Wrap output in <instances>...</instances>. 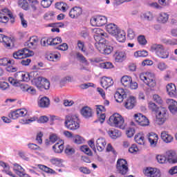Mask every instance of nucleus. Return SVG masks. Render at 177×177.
Listing matches in <instances>:
<instances>
[{
  "instance_id": "nucleus-1",
  "label": "nucleus",
  "mask_w": 177,
  "mask_h": 177,
  "mask_svg": "<svg viewBox=\"0 0 177 177\" xmlns=\"http://www.w3.org/2000/svg\"><path fill=\"white\" fill-rule=\"evenodd\" d=\"M111 127H115V128H119L120 129H125V120L119 113H113L110 116L108 122Z\"/></svg>"
},
{
  "instance_id": "nucleus-2",
  "label": "nucleus",
  "mask_w": 177,
  "mask_h": 177,
  "mask_svg": "<svg viewBox=\"0 0 177 177\" xmlns=\"http://www.w3.org/2000/svg\"><path fill=\"white\" fill-rule=\"evenodd\" d=\"M139 77L140 80L149 88H154L157 85L156 75L151 72H142L140 74Z\"/></svg>"
},
{
  "instance_id": "nucleus-3",
  "label": "nucleus",
  "mask_w": 177,
  "mask_h": 177,
  "mask_svg": "<svg viewBox=\"0 0 177 177\" xmlns=\"http://www.w3.org/2000/svg\"><path fill=\"white\" fill-rule=\"evenodd\" d=\"M64 125L67 129L70 131H75L80 128V123L78 122V116L77 115H67L65 118Z\"/></svg>"
},
{
  "instance_id": "nucleus-4",
  "label": "nucleus",
  "mask_w": 177,
  "mask_h": 177,
  "mask_svg": "<svg viewBox=\"0 0 177 177\" xmlns=\"http://www.w3.org/2000/svg\"><path fill=\"white\" fill-rule=\"evenodd\" d=\"M151 49L159 59H168L169 57V51L162 44H154Z\"/></svg>"
},
{
  "instance_id": "nucleus-5",
  "label": "nucleus",
  "mask_w": 177,
  "mask_h": 177,
  "mask_svg": "<svg viewBox=\"0 0 177 177\" xmlns=\"http://www.w3.org/2000/svg\"><path fill=\"white\" fill-rule=\"evenodd\" d=\"M15 17L13 12L8 8L0 10V23L6 24L10 20V23H15Z\"/></svg>"
},
{
  "instance_id": "nucleus-6",
  "label": "nucleus",
  "mask_w": 177,
  "mask_h": 177,
  "mask_svg": "<svg viewBox=\"0 0 177 177\" xmlns=\"http://www.w3.org/2000/svg\"><path fill=\"white\" fill-rule=\"evenodd\" d=\"M95 48L103 55H110L114 50V48L111 46L106 44V40L102 39L95 43Z\"/></svg>"
},
{
  "instance_id": "nucleus-7",
  "label": "nucleus",
  "mask_w": 177,
  "mask_h": 177,
  "mask_svg": "<svg viewBox=\"0 0 177 177\" xmlns=\"http://www.w3.org/2000/svg\"><path fill=\"white\" fill-rule=\"evenodd\" d=\"M31 56H34V52L30 50L27 48H22L13 53L14 59H26V57H30Z\"/></svg>"
},
{
  "instance_id": "nucleus-8",
  "label": "nucleus",
  "mask_w": 177,
  "mask_h": 177,
  "mask_svg": "<svg viewBox=\"0 0 177 177\" xmlns=\"http://www.w3.org/2000/svg\"><path fill=\"white\" fill-rule=\"evenodd\" d=\"M90 23L93 27H102L107 23V17L102 15L93 17L90 20Z\"/></svg>"
},
{
  "instance_id": "nucleus-9",
  "label": "nucleus",
  "mask_w": 177,
  "mask_h": 177,
  "mask_svg": "<svg viewBox=\"0 0 177 177\" xmlns=\"http://www.w3.org/2000/svg\"><path fill=\"white\" fill-rule=\"evenodd\" d=\"M156 122L158 125H162L167 121V111L165 108L160 107L159 110L156 111Z\"/></svg>"
},
{
  "instance_id": "nucleus-10",
  "label": "nucleus",
  "mask_w": 177,
  "mask_h": 177,
  "mask_svg": "<svg viewBox=\"0 0 177 177\" xmlns=\"http://www.w3.org/2000/svg\"><path fill=\"white\" fill-rule=\"evenodd\" d=\"M116 169L122 175H126L128 172V162L125 159H118L116 165Z\"/></svg>"
},
{
  "instance_id": "nucleus-11",
  "label": "nucleus",
  "mask_w": 177,
  "mask_h": 177,
  "mask_svg": "<svg viewBox=\"0 0 177 177\" xmlns=\"http://www.w3.org/2000/svg\"><path fill=\"white\" fill-rule=\"evenodd\" d=\"M27 113H28V111L26 109H17L11 111L8 113V117L10 120H17L19 117H24L25 115H27Z\"/></svg>"
},
{
  "instance_id": "nucleus-12",
  "label": "nucleus",
  "mask_w": 177,
  "mask_h": 177,
  "mask_svg": "<svg viewBox=\"0 0 177 177\" xmlns=\"http://www.w3.org/2000/svg\"><path fill=\"white\" fill-rule=\"evenodd\" d=\"M134 120L140 127H149L150 125L149 119L142 113H136L134 115Z\"/></svg>"
},
{
  "instance_id": "nucleus-13",
  "label": "nucleus",
  "mask_w": 177,
  "mask_h": 177,
  "mask_svg": "<svg viewBox=\"0 0 177 177\" xmlns=\"http://www.w3.org/2000/svg\"><path fill=\"white\" fill-rule=\"evenodd\" d=\"M143 174L147 177H161V171L157 168L146 167Z\"/></svg>"
},
{
  "instance_id": "nucleus-14",
  "label": "nucleus",
  "mask_w": 177,
  "mask_h": 177,
  "mask_svg": "<svg viewBox=\"0 0 177 177\" xmlns=\"http://www.w3.org/2000/svg\"><path fill=\"white\" fill-rule=\"evenodd\" d=\"M93 32L95 34L94 35V39L96 42H99L100 41H102L103 38H106V37H107V33H106L104 30H102L100 28H94Z\"/></svg>"
},
{
  "instance_id": "nucleus-15",
  "label": "nucleus",
  "mask_w": 177,
  "mask_h": 177,
  "mask_svg": "<svg viewBox=\"0 0 177 177\" xmlns=\"http://www.w3.org/2000/svg\"><path fill=\"white\" fill-rule=\"evenodd\" d=\"M100 84L104 89H109L114 85V80L111 77L104 76L101 78Z\"/></svg>"
},
{
  "instance_id": "nucleus-16",
  "label": "nucleus",
  "mask_w": 177,
  "mask_h": 177,
  "mask_svg": "<svg viewBox=\"0 0 177 177\" xmlns=\"http://www.w3.org/2000/svg\"><path fill=\"white\" fill-rule=\"evenodd\" d=\"M105 111L106 109L103 106L99 105L97 106V115L99 118L97 122H100V124H103L106 120V114H104Z\"/></svg>"
},
{
  "instance_id": "nucleus-17",
  "label": "nucleus",
  "mask_w": 177,
  "mask_h": 177,
  "mask_svg": "<svg viewBox=\"0 0 177 177\" xmlns=\"http://www.w3.org/2000/svg\"><path fill=\"white\" fill-rule=\"evenodd\" d=\"M115 99L118 103H122L124 99H127V92L123 88H119L115 93Z\"/></svg>"
},
{
  "instance_id": "nucleus-18",
  "label": "nucleus",
  "mask_w": 177,
  "mask_h": 177,
  "mask_svg": "<svg viewBox=\"0 0 177 177\" xmlns=\"http://www.w3.org/2000/svg\"><path fill=\"white\" fill-rule=\"evenodd\" d=\"M13 171L20 177H30L28 174H26L24 169L17 163L14 164Z\"/></svg>"
},
{
  "instance_id": "nucleus-19",
  "label": "nucleus",
  "mask_w": 177,
  "mask_h": 177,
  "mask_svg": "<svg viewBox=\"0 0 177 177\" xmlns=\"http://www.w3.org/2000/svg\"><path fill=\"white\" fill-rule=\"evenodd\" d=\"M113 37H115L116 41L123 44L127 39V33L125 32V30L119 29L118 32L114 35Z\"/></svg>"
},
{
  "instance_id": "nucleus-20",
  "label": "nucleus",
  "mask_w": 177,
  "mask_h": 177,
  "mask_svg": "<svg viewBox=\"0 0 177 177\" xmlns=\"http://www.w3.org/2000/svg\"><path fill=\"white\" fill-rule=\"evenodd\" d=\"M105 30L109 34L114 37L118 32L120 28H118V26L115 24H109L105 26Z\"/></svg>"
},
{
  "instance_id": "nucleus-21",
  "label": "nucleus",
  "mask_w": 177,
  "mask_h": 177,
  "mask_svg": "<svg viewBox=\"0 0 177 177\" xmlns=\"http://www.w3.org/2000/svg\"><path fill=\"white\" fill-rule=\"evenodd\" d=\"M82 15V8L80 7H74L69 12V16L71 19H77V17Z\"/></svg>"
},
{
  "instance_id": "nucleus-22",
  "label": "nucleus",
  "mask_w": 177,
  "mask_h": 177,
  "mask_svg": "<svg viewBox=\"0 0 177 177\" xmlns=\"http://www.w3.org/2000/svg\"><path fill=\"white\" fill-rule=\"evenodd\" d=\"M167 103L169 104V109L171 114H176L177 113V102L172 99L167 100Z\"/></svg>"
},
{
  "instance_id": "nucleus-23",
  "label": "nucleus",
  "mask_w": 177,
  "mask_h": 177,
  "mask_svg": "<svg viewBox=\"0 0 177 177\" xmlns=\"http://www.w3.org/2000/svg\"><path fill=\"white\" fill-rule=\"evenodd\" d=\"M107 142H106V139L103 138H100L96 140V148L98 151H103L104 149H106V145Z\"/></svg>"
},
{
  "instance_id": "nucleus-24",
  "label": "nucleus",
  "mask_w": 177,
  "mask_h": 177,
  "mask_svg": "<svg viewBox=\"0 0 177 177\" xmlns=\"http://www.w3.org/2000/svg\"><path fill=\"white\" fill-rule=\"evenodd\" d=\"M0 43L2 44L5 48H10L12 39L5 35L0 34Z\"/></svg>"
},
{
  "instance_id": "nucleus-25",
  "label": "nucleus",
  "mask_w": 177,
  "mask_h": 177,
  "mask_svg": "<svg viewBox=\"0 0 177 177\" xmlns=\"http://www.w3.org/2000/svg\"><path fill=\"white\" fill-rule=\"evenodd\" d=\"M148 140L151 147H156L157 143H158V136L154 133H150L149 134Z\"/></svg>"
},
{
  "instance_id": "nucleus-26",
  "label": "nucleus",
  "mask_w": 177,
  "mask_h": 177,
  "mask_svg": "<svg viewBox=\"0 0 177 177\" xmlns=\"http://www.w3.org/2000/svg\"><path fill=\"white\" fill-rule=\"evenodd\" d=\"M136 104V98L133 96H130L125 102L124 107H126L128 110H132V109L135 107Z\"/></svg>"
},
{
  "instance_id": "nucleus-27",
  "label": "nucleus",
  "mask_w": 177,
  "mask_h": 177,
  "mask_svg": "<svg viewBox=\"0 0 177 177\" xmlns=\"http://www.w3.org/2000/svg\"><path fill=\"white\" fill-rule=\"evenodd\" d=\"M168 95L171 96V97H175L177 95L176 92V86L175 84L170 83L166 86Z\"/></svg>"
},
{
  "instance_id": "nucleus-28",
  "label": "nucleus",
  "mask_w": 177,
  "mask_h": 177,
  "mask_svg": "<svg viewBox=\"0 0 177 177\" xmlns=\"http://www.w3.org/2000/svg\"><path fill=\"white\" fill-rule=\"evenodd\" d=\"M49 104H50V100H49V98L47 97H41L38 100V106L42 109H46L47 107H49Z\"/></svg>"
},
{
  "instance_id": "nucleus-29",
  "label": "nucleus",
  "mask_w": 177,
  "mask_h": 177,
  "mask_svg": "<svg viewBox=\"0 0 177 177\" xmlns=\"http://www.w3.org/2000/svg\"><path fill=\"white\" fill-rule=\"evenodd\" d=\"M114 57L115 62L121 63L124 62V59H127V54L124 51H116Z\"/></svg>"
},
{
  "instance_id": "nucleus-30",
  "label": "nucleus",
  "mask_w": 177,
  "mask_h": 177,
  "mask_svg": "<svg viewBox=\"0 0 177 177\" xmlns=\"http://www.w3.org/2000/svg\"><path fill=\"white\" fill-rule=\"evenodd\" d=\"M168 19H169V15L164 12H160L157 16V21H158V23H162V24L167 23Z\"/></svg>"
},
{
  "instance_id": "nucleus-31",
  "label": "nucleus",
  "mask_w": 177,
  "mask_h": 177,
  "mask_svg": "<svg viewBox=\"0 0 177 177\" xmlns=\"http://www.w3.org/2000/svg\"><path fill=\"white\" fill-rule=\"evenodd\" d=\"M134 140L138 143V145H143L145 143V133L143 132H139L137 134H136L134 137Z\"/></svg>"
},
{
  "instance_id": "nucleus-32",
  "label": "nucleus",
  "mask_w": 177,
  "mask_h": 177,
  "mask_svg": "<svg viewBox=\"0 0 177 177\" xmlns=\"http://www.w3.org/2000/svg\"><path fill=\"white\" fill-rule=\"evenodd\" d=\"M161 139L165 143H171L174 140L172 135L168 133L167 131H162L160 134Z\"/></svg>"
},
{
  "instance_id": "nucleus-33",
  "label": "nucleus",
  "mask_w": 177,
  "mask_h": 177,
  "mask_svg": "<svg viewBox=\"0 0 177 177\" xmlns=\"http://www.w3.org/2000/svg\"><path fill=\"white\" fill-rule=\"evenodd\" d=\"M80 113L84 118H91L92 117V109L89 106H84L81 109Z\"/></svg>"
},
{
  "instance_id": "nucleus-34",
  "label": "nucleus",
  "mask_w": 177,
  "mask_h": 177,
  "mask_svg": "<svg viewBox=\"0 0 177 177\" xmlns=\"http://www.w3.org/2000/svg\"><path fill=\"white\" fill-rule=\"evenodd\" d=\"M108 134L109 135L111 139H117L118 138H121L122 133L120 130L117 129H110L108 131Z\"/></svg>"
},
{
  "instance_id": "nucleus-35",
  "label": "nucleus",
  "mask_w": 177,
  "mask_h": 177,
  "mask_svg": "<svg viewBox=\"0 0 177 177\" xmlns=\"http://www.w3.org/2000/svg\"><path fill=\"white\" fill-rule=\"evenodd\" d=\"M61 57L62 55L59 53H52L47 55L46 59L50 62H57Z\"/></svg>"
},
{
  "instance_id": "nucleus-36",
  "label": "nucleus",
  "mask_w": 177,
  "mask_h": 177,
  "mask_svg": "<svg viewBox=\"0 0 177 177\" xmlns=\"http://www.w3.org/2000/svg\"><path fill=\"white\" fill-rule=\"evenodd\" d=\"M141 19H142V20H145L146 21H153V19H154V16L153 15V12L150 11H147V12H143L141 15Z\"/></svg>"
},
{
  "instance_id": "nucleus-37",
  "label": "nucleus",
  "mask_w": 177,
  "mask_h": 177,
  "mask_svg": "<svg viewBox=\"0 0 177 177\" xmlns=\"http://www.w3.org/2000/svg\"><path fill=\"white\" fill-rule=\"evenodd\" d=\"M131 82H132V77L131 76L124 75L121 78V84L126 88L129 86Z\"/></svg>"
},
{
  "instance_id": "nucleus-38",
  "label": "nucleus",
  "mask_w": 177,
  "mask_h": 177,
  "mask_svg": "<svg viewBox=\"0 0 177 177\" xmlns=\"http://www.w3.org/2000/svg\"><path fill=\"white\" fill-rule=\"evenodd\" d=\"M53 150L57 154H60V153H63V150H64V145L63 143L60 144L57 142L53 146Z\"/></svg>"
},
{
  "instance_id": "nucleus-39",
  "label": "nucleus",
  "mask_w": 177,
  "mask_h": 177,
  "mask_svg": "<svg viewBox=\"0 0 177 177\" xmlns=\"http://www.w3.org/2000/svg\"><path fill=\"white\" fill-rule=\"evenodd\" d=\"M175 156H176L175 152L172 151H168L166 153V158H167V162H169V164H174V161L175 160Z\"/></svg>"
},
{
  "instance_id": "nucleus-40",
  "label": "nucleus",
  "mask_w": 177,
  "mask_h": 177,
  "mask_svg": "<svg viewBox=\"0 0 177 177\" xmlns=\"http://www.w3.org/2000/svg\"><path fill=\"white\" fill-rule=\"evenodd\" d=\"M38 168L41 171H44L46 174H51L52 175L56 174V171L50 167H48L44 165H38Z\"/></svg>"
},
{
  "instance_id": "nucleus-41",
  "label": "nucleus",
  "mask_w": 177,
  "mask_h": 177,
  "mask_svg": "<svg viewBox=\"0 0 177 177\" xmlns=\"http://www.w3.org/2000/svg\"><path fill=\"white\" fill-rule=\"evenodd\" d=\"M18 6L24 9V10H28L30 6L28 5V1L27 0H18Z\"/></svg>"
},
{
  "instance_id": "nucleus-42",
  "label": "nucleus",
  "mask_w": 177,
  "mask_h": 177,
  "mask_svg": "<svg viewBox=\"0 0 177 177\" xmlns=\"http://www.w3.org/2000/svg\"><path fill=\"white\" fill-rule=\"evenodd\" d=\"M50 162L53 165H55V167H62L63 166V160L60 159L59 158H54L50 159Z\"/></svg>"
},
{
  "instance_id": "nucleus-43",
  "label": "nucleus",
  "mask_w": 177,
  "mask_h": 177,
  "mask_svg": "<svg viewBox=\"0 0 177 177\" xmlns=\"http://www.w3.org/2000/svg\"><path fill=\"white\" fill-rule=\"evenodd\" d=\"M48 42V44H50V46H55L56 45H59V44H62V38L59 37L54 39L49 38Z\"/></svg>"
},
{
  "instance_id": "nucleus-44",
  "label": "nucleus",
  "mask_w": 177,
  "mask_h": 177,
  "mask_svg": "<svg viewBox=\"0 0 177 177\" xmlns=\"http://www.w3.org/2000/svg\"><path fill=\"white\" fill-rule=\"evenodd\" d=\"M156 68L159 71H165V70L168 69V65L164 62H159L156 64Z\"/></svg>"
},
{
  "instance_id": "nucleus-45",
  "label": "nucleus",
  "mask_w": 177,
  "mask_h": 177,
  "mask_svg": "<svg viewBox=\"0 0 177 177\" xmlns=\"http://www.w3.org/2000/svg\"><path fill=\"white\" fill-rule=\"evenodd\" d=\"M44 81V77H39L37 78H35L32 81L33 85H35L37 88H42V82Z\"/></svg>"
},
{
  "instance_id": "nucleus-46",
  "label": "nucleus",
  "mask_w": 177,
  "mask_h": 177,
  "mask_svg": "<svg viewBox=\"0 0 177 177\" xmlns=\"http://www.w3.org/2000/svg\"><path fill=\"white\" fill-rule=\"evenodd\" d=\"M149 56V52L146 50H138L134 53V57H147Z\"/></svg>"
},
{
  "instance_id": "nucleus-47",
  "label": "nucleus",
  "mask_w": 177,
  "mask_h": 177,
  "mask_svg": "<svg viewBox=\"0 0 177 177\" xmlns=\"http://www.w3.org/2000/svg\"><path fill=\"white\" fill-rule=\"evenodd\" d=\"M50 140L46 141V145H50V143H55V142H57L59 140V136L56 134H51L49 138Z\"/></svg>"
},
{
  "instance_id": "nucleus-48",
  "label": "nucleus",
  "mask_w": 177,
  "mask_h": 177,
  "mask_svg": "<svg viewBox=\"0 0 177 177\" xmlns=\"http://www.w3.org/2000/svg\"><path fill=\"white\" fill-rule=\"evenodd\" d=\"M10 64H13V60L8 58L0 59V66H9Z\"/></svg>"
},
{
  "instance_id": "nucleus-49",
  "label": "nucleus",
  "mask_w": 177,
  "mask_h": 177,
  "mask_svg": "<svg viewBox=\"0 0 177 177\" xmlns=\"http://www.w3.org/2000/svg\"><path fill=\"white\" fill-rule=\"evenodd\" d=\"M19 75H20L22 81L28 82V80H30V74L28 73L19 72Z\"/></svg>"
},
{
  "instance_id": "nucleus-50",
  "label": "nucleus",
  "mask_w": 177,
  "mask_h": 177,
  "mask_svg": "<svg viewBox=\"0 0 177 177\" xmlns=\"http://www.w3.org/2000/svg\"><path fill=\"white\" fill-rule=\"evenodd\" d=\"M148 107L149 110H151V111H155L156 113H157L160 109V107H158L156 103L153 102V101H150L149 102Z\"/></svg>"
},
{
  "instance_id": "nucleus-51",
  "label": "nucleus",
  "mask_w": 177,
  "mask_h": 177,
  "mask_svg": "<svg viewBox=\"0 0 177 177\" xmlns=\"http://www.w3.org/2000/svg\"><path fill=\"white\" fill-rule=\"evenodd\" d=\"M73 141L76 145H82V143H84V138L80 135H76L73 136Z\"/></svg>"
},
{
  "instance_id": "nucleus-52",
  "label": "nucleus",
  "mask_w": 177,
  "mask_h": 177,
  "mask_svg": "<svg viewBox=\"0 0 177 177\" xmlns=\"http://www.w3.org/2000/svg\"><path fill=\"white\" fill-rule=\"evenodd\" d=\"M156 160L159 164H165L167 162V156L164 155H158L156 156Z\"/></svg>"
},
{
  "instance_id": "nucleus-53",
  "label": "nucleus",
  "mask_w": 177,
  "mask_h": 177,
  "mask_svg": "<svg viewBox=\"0 0 177 177\" xmlns=\"http://www.w3.org/2000/svg\"><path fill=\"white\" fill-rule=\"evenodd\" d=\"M100 68H113V67H114V66H113V64L111 62H102L100 64Z\"/></svg>"
},
{
  "instance_id": "nucleus-54",
  "label": "nucleus",
  "mask_w": 177,
  "mask_h": 177,
  "mask_svg": "<svg viewBox=\"0 0 177 177\" xmlns=\"http://www.w3.org/2000/svg\"><path fill=\"white\" fill-rule=\"evenodd\" d=\"M65 153L67 154V156H73V154L75 153V149H74L73 147L67 145L65 149Z\"/></svg>"
},
{
  "instance_id": "nucleus-55",
  "label": "nucleus",
  "mask_w": 177,
  "mask_h": 177,
  "mask_svg": "<svg viewBox=\"0 0 177 177\" xmlns=\"http://www.w3.org/2000/svg\"><path fill=\"white\" fill-rule=\"evenodd\" d=\"M19 18L21 19V24L22 26V27H24V28H27L28 27V22L27 21H26V19H24V15L21 12H20L19 14Z\"/></svg>"
},
{
  "instance_id": "nucleus-56",
  "label": "nucleus",
  "mask_w": 177,
  "mask_h": 177,
  "mask_svg": "<svg viewBox=\"0 0 177 177\" xmlns=\"http://www.w3.org/2000/svg\"><path fill=\"white\" fill-rule=\"evenodd\" d=\"M81 151L87 154V156H92V151L89 149V147L86 145H83L80 147Z\"/></svg>"
},
{
  "instance_id": "nucleus-57",
  "label": "nucleus",
  "mask_w": 177,
  "mask_h": 177,
  "mask_svg": "<svg viewBox=\"0 0 177 177\" xmlns=\"http://www.w3.org/2000/svg\"><path fill=\"white\" fill-rule=\"evenodd\" d=\"M136 34L135 33V31L132 28H129L127 30V38L129 39H134L136 38Z\"/></svg>"
},
{
  "instance_id": "nucleus-58",
  "label": "nucleus",
  "mask_w": 177,
  "mask_h": 177,
  "mask_svg": "<svg viewBox=\"0 0 177 177\" xmlns=\"http://www.w3.org/2000/svg\"><path fill=\"white\" fill-rule=\"evenodd\" d=\"M37 118L35 117L30 118L29 119H21L20 120V123L23 124L24 125H26L27 124H31V122H34Z\"/></svg>"
},
{
  "instance_id": "nucleus-59",
  "label": "nucleus",
  "mask_w": 177,
  "mask_h": 177,
  "mask_svg": "<svg viewBox=\"0 0 177 177\" xmlns=\"http://www.w3.org/2000/svg\"><path fill=\"white\" fill-rule=\"evenodd\" d=\"M152 99L153 102H156V103L158 104H162L163 103L162 99L160 95H158V94H154L152 97Z\"/></svg>"
},
{
  "instance_id": "nucleus-60",
  "label": "nucleus",
  "mask_w": 177,
  "mask_h": 177,
  "mask_svg": "<svg viewBox=\"0 0 177 177\" xmlns=\"http://www.w3.org/2000/svg\"><path fill=\"white\" fill-rule=\"evenodd\" d=\"M53 2V0H42L41 1V5L42 8H49V6L52 5Z\"/></svg>"
},
{
  "instance_id": "nucleus-61",
  "label": "nucleus",
  "mask_w": 177,
  "mask_h": 177,
  "mask_svg": "<svg viewBox=\"0 0 177 177\" xmlns=\"http://www.w3.org/2000/svg\"><path fill=\"white\" fill-rule=\"evenodd\" d=\"M77 59L82 62V63H84L86 66H89V62L86 60V58L84 57L81 53H77Z\"/></svg>"
},
{
  "instance_id": "nucleus-62",
  "label": "nucleus",
  "mask_w": 177,
  "mask_h": 177,
  "mask_svg": "<svg viewBox=\"0 0 177 177\" xmlns=\"http://www.w3.org/2000/svg\"><path fill=\"white\" fill-rule=\"evenodd\" d=\"M77 47L80 50L83 52V53H85L86 52V49L85 48V44H84V41H77Z\"/></svg>"
},
{
  "instance_id": "nucleus-63",
  "label": "nucleus",
  "mask_w": 177,
  "mask_h": 177,
  "mask_svg": "<svg viewBox=\"0 0 177 177\" xmlns=\"http://www.w3.org/2000/svg\"><path fill=\"white\" fill-rule=\"evenodd\" d=\"M48 27H57V28H64V24L62 22L49 24Z\"/></svg>"
},
{
  "instance_id": "nucleus-64",
  "label": "nucleus",
  "mask_w": 177,
  "mask_h": 177,
  "mask_svg": "<svg viewBox=\"0 0 177 177\" xmlns=\"http://www.w3.org/2000/svg\"><path fill=\"white\" fill-rule=\"evenodd\" d=\"M138 44L140 45H142V46H145L146 44H147V40H146V38L143 35H140L138 37Z\"/></svg>"
}]
</instances>
